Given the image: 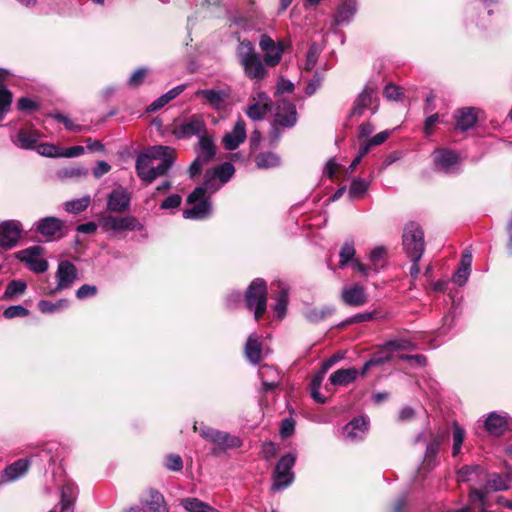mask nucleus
Returning <instances> with one entry per match:
<instances>
[{
  "label": "nucleus",
  "instance_id": "3",
  "mask_svg": "<svg viewBox=\"0 0 512 512\" xmlns=\"http://www.w3.org/2000/svg\"><path fill=\"white\" fill-rule=\"evenodd\" d=\"M234 172V166L230 162H225L206 171L203 185L194 189L189 195V200L194 201L203 197L208 192H216L220 188V185L230 180Z\"/></svg>",
  "mask_w": 512,
  "mask_h": 512
},
{
  "label": "nucleus",
  "instance_id": "18",
  "mask_svg": "<svg viewBox=\"0 0 512 512\" xmlns=\"http://www.w3.org/2000/svg\"><path fill=\"white\" fill-rule=\"evenodd\" d=\"M131 203L130 193L123 187H118L107 197V210L114 213H123L129 209Z\"/></svg>",
  "mask_w": 512,
  "mask_h": 512
},
{
  "label": "nucleus",
  "instance_id": "64",
  "mask_svg": "<svg viewBox=\"0 0 512 512\" xmlns=\"http://www.w3.org/2000/svg\"><path fill=\"white\" fill-rule=\"evenodd\" d=\"M401 94V88L393 84L387 85L384 89V95L389 100H397Z\"/></svg>",
  "mask_w": 512,
  "mask_h": 512
},
{
  "label": "nucleus",
  "instance_id": "49",
  "mask_svg": "<svg viewBox=\"0 0 512 512\" xmlns=\"http://www.w3.org/2000/svg\"><path fill=\"white\" fill-rule=\"evenodd\" d=\"M369 187V183L362 178H354L349 188V197L351 199L361 198L365 195Z\"/></svg>",
  "mask_w": 512,
  "mask_h": 512
},
{
  "label": "nucleus",
  "instance_id": "60",
  "mask_svg": "<svg viewBox=\"0 0 512 512\" xmlns=\"http://www.w3.org/2000/svg\"><path fill=\"white\" fill-rule=\"evenodd\" d=\"M318 55H319V52H318L316 45L315 44L311 45L307 52L306 61H305V69L307 71H310L315 67L317 60H318Z\"/></svg>",
  "mask_w": 512,
  "mask_h": 512
},
{
  "label": "nucleus",
  "instance_id": "42",
  "mask_svg": "<svg viewBox=\"0 0 512 512\" xmlns=\"http://www.w3.org/2000/svg\"><path fill=\"white\" fill-rule=\"evenodd\" d=\"M180 505L188 512H218L214 507L194 497L181 499Z\"/></svg>",
  "mask_w": 512,
  "mask_h": 512
},
{
  "label": "nucleus",
  "instance_id": "36",
  "mask_svg": "<svg viewBox=\"0 0 512 512\" xmlns=\"http://www.w3.org/2000/svg\"><path fill=\"white\" fill-rule=\"evenodd\" d=\"M245 355L247 359L258 364L262 360L261 343L257 334H251L245 344Z\"/></svg>",
  "mask_w": 512,
  "mask_h": 512
},
{
  "label": "nucleus",
  "instance_id": "51",
  "mask_svg": "<svg viewBox=\"0 0 512 512\" xmlns=\"http://www.w3.org/2000/svg\"><path fill=\"white\" fill-rule=\"evenodd\" d=\"M26 283L22 280H12L6 287L3 297L5 299H12L17 295H21L26 290Z\"/></svg>",
  "mask_w": 512,
  "mask_h": 512
},
{
  "label": "nucleus",
  "instance_id": "56",
  "mask_svg": "<svg viewBox=\"0 0 512 512\" xmlns=\"http://www.w3.org/2000/svg\"><path fill=\"white\" fill-rule=\"evenodd\" d=\"M88 174V170L84 167H68L59 172V175L64 178H81Z\"/></svg>",
  "mask_w": 512,
  "mask_h": 512
},
{
  "label": "nucleus",
  "instance_id": "20",
  "mask_svg": "<svg viewBox=\"0 0 512 512\" xmlns=\"http://www.w3.org/2000/svg\"><path fill=\"white\" fill-rule=\"evenodd\" d=\"M140 503L148 512H169L164 496L156 489H147L140 497Z\"/></svg>",
  "mask_w": 512,
  "mask_h": 512
},
{
  "label": "nucleus",
  "instance_id": "50",
  "mask_svg": "<svg viewBox=\"0 0 512 512\" xmlns=\"http://www.w3.org/2000/svg\"><path fill=\"white\" fill-rule=\"evenodd\" d=\"M12 104L11 92L0 83V121L4 118L5 114L10 110Z\"/></svg>",
  "mask_w": 512,
  "mask_h": 512
},
{
  "label": "nucleus",
  "instance_id": "47",
  "mask_svg": "<svg viewBox=\"0 0 512 512\" xmlns=\"http://www.w3.org/2000/svg\"><path fill=\"white\" fill-rule=\"evenodd\" d=\"M333 312L334 308L328 306L322 308H309L305 312V318L312 323H317L324 320Z\"/></svg>",
  "mask_w": 512,
  "mask_h": 512
},
{
  "label": "nucleus",
  "instance_id": "17",
  "mask_svg": "<svg viewBox=\"0 0 512 512\" xmlns=\"http://www.w3.org/2000/svg\"><path fill=\"white\" fill-rule=\"evenodd\" d=\"M436 167L446 174H454L459 171L460 157L458 153L448 149H438L434 152Z\"/></svg>",
  "mask_w": 512,
  "mask_h": 512
},
{
  "label": "nucleus",
  "instance_id": "35",
  "mask_svg": "<svg viewBox=\"0 0 512 512\" xmlns=\"http://www.w3.org/2000/svg\"><path fill=\"white\" fill-rule=\"evenodd\" d=\"M358 376V370L356 368L338 369L333 372L329 381L334 386H347L354 382Z\"/></svg>",
  "mask_w": 512,
  "mask_h": 512
},
{
  "label": "nucleus",
  "instance_id": "53",
  "mask_svg": "<svg viewBox=\"0 0 512 512\" xmlns=\"http://www.w3.org/2000/svg\"><path fill=\"white\" fill-rule=\"evenodd\" d=\"M355 255V248L352 241H347L344 243L340 250V262L339 266L343 268L349 261L353 260Z\"/></svg>",
  "mask_w": 512,
  "mask_h": 512
},
{
  "label": "nucleus",
  "instance_id": "37",
  "mask_svg": "<svg viewBox=\"0 0 512 512\" xmlns=\"http://www.w3.org/2000/svg\"><path fill=\"white\" fill-rule=\"evenodd\" d=\"M455 120L457 127L462 131H466L474 126L477 121V115L473 108H462L455 114Z\"/></svg>",
  "mask_w": 512,
  "mask_h": 512
},
{
  "label": "nucleus",
  "instance_id": "43",
  "mask_svg": "<svg viewBox=\"0 0 512 512\" xmlns=\"http://www.w3.org/2000/svg\"><path fill=\"white\" fill-rule=\"evenodd\" d=\"M487 487L493 491H506L510 489L508 473H492L487 480Z\"/></svg>",
  "mask_w": 512,
  "mask_h": 512
},
{
  "label": "nucleus",
  "instance_id": "23",
  "mask_svg": "<svg viewBox=\"0 0 512 512\" xmlns=\"http://www.w3.org/2000/svg\"><path fill=\"white\" fill-rule=\"evenodd\" d=\"M64 222L57 217H44L35 223V230L46 238H52L61 232Z\"/></svg>",
  "mask_w": 512,
  "mask_h": 512
},
{
  "label": "nucleus",
  "instance_id": "61",
  "mask_svg": "<svg viewBox=\"0 0 512 512\" xmlns=\"http://www.w3.org/2000/svg\"><path fill=\"white\" fill-rule=\"evenodd\" d=\"M147 75V69L145 68H139L131 75V77L128 80V84L131 87H138L141 85Z\"/></svg>",
  "mask_w": 512,
  "mask_h": 512
},
{
  "label": "nucleus",
  "instance_id": "7",
  "mask_svg": "<svg viewBox=\"0 0 512 512\" xmlns=\"http://www.w3.org/2000/svg\"><path fill=\"white\" fill-rule=\"evenodd\" d=\"M295 461L296 455L293 453H288L279 459L273 473V490L280 491L293 482L294 474L292 473V468Z\"/></svg>",
  "mask_w": 512,
  "mask_h": 512
},
{
  "label": "nucleus",
  "instance_id": "12",
  "mask_svg": "<svg viewBox=\"0 0 512 512\" xmlns=\"http://www.w3.org/2000/svg\"><path fill=\"white\" fill-rule=\"evenodd\" d=\"M259 47L264 52V63L267 66L274 67L281 61L286 45L282 41L275 43L272 38L264 34L260 37Z\"/></svg>",
  "mask_w": 512,
  "mask_h": 512
},
{
  "label": "nucleus",
  "instance_id": "5",
  "mask_svg": "<svg viewBox=\"0 0 512 512\" xmlns=\"http://www.w3.org/2000/svg\"><path fill=\"white\" fill-rule=\"evenodd\" d=\"M194 430L199 431V434L205 440L215 444L212 452L217 454L218 451H225L227 449L239 448L242 445V441L239 437L233 436L227 432L219 431L214 428L194 424Z\"/></svg>",
  "mask_w": 512,
  "mask_h": 512
},
{
  "label": "nucleus",
  "instance_id": "1",
  "mask_svg": "<svg viewBox=\"0 0 512 512\" xmlns=\"http://www.w3.org/2000/svg\"><path fill=\"white\" fill-rule=\"evenodd\" d=\"M414 344L404 338H397L384 343L379 350L364 364V375L372 366L395 360H414Z\"/></svg>",
  "mask_w": 512,
  "mask_h": 512
},
{
  "label": "nucleus",
  "instance_id": "46",
  "mask_svg": "<svg viewBox=\"0 0 512 512\" xmlns=\"http://www.w3.org/2000/svg\"><path fill=\"white\" fill-rule=\"evenodd\" d=\"M466 432L464 428H462L457 422H453V446H452V456L456 457L459 455L461 451L462 444L465 440Z\"/></svg>",
  "mask_w": 512,
  "mask_h": 512
},
{
  "label": "nucleus",
  "instance_id": "29",
  "mask_svg": "<svg viewBox=\"0 0 512 512\" xmlns=\"http://www.w3.org/2000/svg\"><path fill=\"white\" fill-rule=\"evenodd\" d=\"M195 97L205 99L212 108L220 110L224 108L228 94L223 90L199 89L195 92Z\"/></svg>",
  "mask_w": 512,
  "mask_h": 512
},
{
  "label": "nucleus",
  "instance_id": "19",
  "mask_svg": "<svg viewBox=\"0 0 512 512\" xmlns=\"http://www.w3.org/2000/svg\"><path fill=\"white\" fill-rule=\"evenodd\" d=\"M341 300L348 306L359 307L367 303L368 295L362 285L354 283L343 287Z\"/></svg>",
  "mask_w": 512,
  "mask_h": 512
},
{
  "label": "nucleus",
  "instance_id": "16",
  "mask_svg": "<svg viewBox=\"0 0 512 512\" xmlns=\"http://www.w3.org/2000/svg\"><path fill=\"white\" fill-rule=\"evenodd\" d=\"M174 133L178 138H189L191 136H197L198 139H201V137L208 135L205 122L200 117L195 115L177 125Z\"/></svg>",
  "mask_w": 512,
  "mask_h": 512
},
{
  "label": "nucleus",
  "instance_id": "30",
  "mask_svg": "<svg viewBox=\"0 0 512 512\" xmlns=\"http://www.w3.org/2000/svg\"><path fill=\"white\" fill-rule=\"evenodd\" d=\"M275 285L277 286V291L274 296L276 300L274 310L277 314V317L279 319H283L287 311L289 289L288 286L281 281L272 283L271 287H274Z\"/></svg>",
  "mask_w": 512,
  "mask_h": 512
},
{
  "label": "nucleus",
  "instance_id": "39",
  "mask_svg": "<svg viewBox=\"0 0 512 512\" xmlns=\"http://www.w3.org/2000/svg\"><path fill=\"white\" fill-rule=\"evenodd\" d=\"M370 266L373 272H379L387 265V248L385 246L375 247L369 254Z\"/></svg>",
  "mask_w": 512,
  "mask_h": 512
},
{
  "label": "nucleus",
  "instance_id": "32",
  "mask_svg": "<svg viewBox=\"0 0 512 512\" xmlns=\"http://www.w3.org/2000/svg\"><path fill=\"white\" fill-rule=\"evenodd\" d=\"M168 151L163 152L157 160H161V163L157 166H153L151 175H149V184L152 183L157 177L163 176L167 173L169 168L172 166L175 158V150L168 146Z\"/></svg>",
  "mask_w": 512,
  "mask_h": 512
},
{
  "label": "nucleus",
  "instance_id": "38",
  "mask_svg": "<svg viewBox=\"0 0 512 512\" xmlns=\"http://www.w3.org/2000/svg\"><path fill=\"white\" fill-rule=\"evenodd\" d=\"M77 496V488L74 484L67 483L61 491V512H72V508Z\"/></svg>",
  "mask_w": 512,
  "mask_h": 512
},
{
  "label": "nucleus",
  "instance_id": "34",
  "mask_svg": "<svg viewBox=\"0 0 512 512\" xmlns=\"http://www.w3.org/2000/svg\"><path fill=\"white\" fill-rule=\"evenodd\" d=\"M258 373L262 380V385H263L264 391H266V392L271 391L278 386L279 373L275 368H273L269 365H263L260 367Z\"/></svg>",
  "mask_w": 512,
  "mask_h": 512
},
{
  "label": "nucleus",
  "instance_id": "10",
  "mask_svg": "<svg viewBox=\"0 0 512 512\" xmlns=\"http://www.w3.org/2000/svg\"><path fill=\"white\" fill-rule=\"evenodd\" d=\"M43 248L40 246H31L16 253V258L24 262L27 267L35 273H44L49 265L47 260L42 257Z\"/></svg>",
  "mask_w": 512,
  "mask_h": 512
},
{
  "label": "nucleus",
  "instance_id": "13",
  "mask_svg": "<svg viewBox=\"0 0 512 512\" xmlns=\"http://www.w3.org/2000/svg\"><path fill=\"white\" fill-rule=\"evenodd\" d=\"M271 104V99L265 92L256 91L250 98L246 114L253 121L262 120L271 110Z\"/></svg>",
  "mask_w": 512,
  "mask_h": 512
},
{
  "label": "nucleus",
  "instance_id": "14",
  "mask_svg": "<svg viewBox=\"0 0 512 512\" xmlns=\"http://www.w3.org/2000/svg\"><path fill=\"white\" fill-rule=\"evenodd\" d=\"M297 122L296 107L286 100H278L274 114V128H291Z\"/></svg>",
  "mask_w": 512,
  "mask_h": 512
},
{
  "label": "nucleus",
  "instance_id": "8",
  "mask_svg": "<svg viewBox=\"0 0 512 512\" xmlns=\"http://www.w3.org/2000/svg\"><path fill=\"white\" fill-rule=\"evenodd\" d=\"M99 224L105 232L119 233L122 231H141L144 229L143 224L132 215L124 217L107 215L100 219Z\"/></svg>",
  "mask_w": 512,
  "mask_h": 512
},
{
  "label": "nucleus",
  "instance_id": "31",
  "mask_svg": "<svg viewBox=\"0 0 512 512\" xmlns=\"http://www.w3.org/2000/svg\"><path fill=\"white\" fill-rule=\"evenodd\" d=\"M484 426L490 435L499 437L507 430L508 422L505 416L499 415L496 412H491L488 415Z\"/></svg>",
  "mask_w": 512,
  "mask_h": 512
},
{
  "label": "nucleus",
  "instance_id": "4",
  "mask_svg": "<svg viewBox=\"0 0 512 512\" xmlns=\"http://www.w3.org/2000/svg\"><path fill=\"white\" fill-rule=\"evenodd\" d=\"M444 442L443 435L433 436L425 446L421 463L418 465V481L429 478L440 464V447Z\"/></svg>",
  "mask_w": 512,
  "mask_h": 512
},
{
  "label": "nucleus",
  "instance_id": "48",
  "mask_svg": "<svg viewBox=\"0 0 512 512\" xmlns=\"http://www.w3.org/2000/svg\"><path fill=\"white\" fill-rule=\"evenodd\" d=\"M324 377L325 375L323 374V372H317L312 381H311V384H310V392H311V396L312 398L318 402V403H325L326 402V397H324L320 392V388H321V385H322V382L324 380Z\"/></svg>",
  "mask_w": 512,
  "mask_h": 512
},
{
  "label": "nucleus",
  "instance_id": "28",
  "mask_svg": "<svg viewBox=\"0 0 512 512\" xmlns=\"http://www.w3.org/2000/svg\"><path fill=\"white\" fill-rule=\"evenodd\" d=\"M375 95V87L367 84L355 100L351 115L361 116L364 111L371 107Z\"/></svg>",
  "mask_w": 512,
  "mask_h": 512
},
{
  "label": "nucleus",
  "instance_id": "55",
  "mask_svg": "<svg viewBox=\"0 0 512 512\" xmlns=\"http://www.w3.org/2000/svg\"><path fill=\"white\" fill-rule=\"evenodd\" d=\"M28 314H29V310L21 305L9 306L3 312V316L6 319H13L16 317H25Z\"/></svg>",
  "mask_w": 512,
  "mask_h": 512
},
{
  "label": "nucleus",
  "instance_id": "24",
  "mask_svg": "<svg viewBox=\"0 0 512 512\" xmlns=\"http://www.w3.org/2000/svg\"><path fill=\"white\" fill-rule=\"evenodd\" d=\"M246 139V125L240 119L235 123L233 130L223 137V145L227 150L236 149Z\"/></svg>",
  "mask_w": 512,
  "mask_h": 512
},
{
  "label": "nucleus",
  "instance_id": "45",
  "mask_svg": "<svg viewBox=\"0 0 512 512\" xmlns=\"http://www.w3.org/2000/svg\"><path fill=\"white\" fill-rule=\"evenodd\" d=\"M258 168H273L280 164V157L273 152L260 153L255 158Z\"/></svg>",
  "mask_w": 512,
  "mask_h": 512
},
{
  "label": "nucleus",
  "instance_id": "25",
  "mask_svg": "<svg viewBox=\"0 0 512 512\" xmlns=\"http://www.w3.org/2000/svg\"><path fill=\"white\" fill-rule=\"evenodd\" d=\"M368 429V421L361 417L355 418L344 427V437L347 441L355 442L363 439Z\"/></svg>",
  "mask_w": 512,
  "mask_h": 512
},
{
  "label": "nucleus",
  "instance_id": "22",
  "mask_svg": "<svg viewBox=\"0 0 512 512\" xmlns=\"http://www.w3.org/2000/svg\"><path fill=\"white\" fill-rule=\"evenodd\" d=\"M188 203L193 206L183 211V217L185 219H196L201 220L207 218L211 214V205L206 197V194L194 201L187 199Z\"/></svg>",
  "mask_w": 512,
  "mask_h": 512
},
{
  "label": "nucleus",
  "instance_id": "27",
  "mask_svg": "<svg viewBox=\"0 0 512 512\" xmlns=\"http://www.w3.org/2000/svg\"><path fill=\"white\" fill-rule=\"evenodd\" d=\"M472 253L470 250H464L458 269L452 276V281L458 286H464L471 273Z\"/></svg>",
  "mask_w": 512,
  "mask_h": 512
},
{
  "label": "nucleus",
  "instance_id": "6",
  "mask_svg": "<svg viewBox=\"0 0 512 512\" xmlns=\"http://www.w3.org/2000/svg\"><path fill=\"white\" fill-rule=\"evenodd\" d=\"M246 307L254 309V318L259 320L267 308V287L263 279L257 278L251 282L245 295Z\"/></svg>",
  "mask_w": 512,
  "mask_h": 512
},
{
  "label": "nucleus",
  "instance_id": "2",
  "mask_svg": "<svg viewBox=\"0 0 512 512\" xmlns=\"http://www.w3.org/2000/svg\"><path fill=\"white\" fill-rule=\"evenodd\" d=\"M236 56L247 78L259 82L266 77L267 69L264 66L266 64L250 41L243 40L239 43Z\"/></svg>",
  "mask_w": 512,
  "mask_h": 512
},
{
  "label": "nucleus",
  "instance_id": "54",
  "mask_svg": "<svg viewBox=\"0 0 512 512\" xmlns=\"http://www.w3.org/2000/svg\"><path fill=\"white\" fill-rule=\"evenodd\" d=\"M479 465H465L457 471L458 482H468L472 479V475L480 471Z\"/></svg>",
  "mask_w": 512,
  "mask_h": 512
},
{
  "label": "nucleus",
  "instance_id": "44",
  "mask_svg": "<svg viewBox=\"0 0 512 512\" xmlns=\"http://www.w3.org/2000/svg\"><path fill=\"white\" fill-rule=\"evenodd\" d=\"M91 203V197L85 195L78 199L67 201L64 204L65 210L69 213L78 214L85 211Z\"/></svg>",
  "mask_w": 512,
  "mask_h": 512
},
{
  "label": "nucleus",
  "instance_id": "52",
  "mask_svg": "<svg viewBox=\"0 0 512 512\" xmlns=\"http://www.w3.org/2000/svg\"><path fill=\"white\" fill-rule=\"evenodd\" d=\"M38 307L42 313H54L61 309L68 307V301L65 299L58 300L56 303L50 301L41 300L38 303Z\"/></svg>",
  "mask_w": 512,
  "mask_h": 512
},
{
  "label": "nucleus",
  "instance_id": "9",
  "mask_svg": "<svg viewBox=\"0 0 512 512\" xmlns=\"http://www.w3.org/2000/svg\"><path fill=\"white\" fill-rule=\"evenodd\" d=\"M168 151V146H153L145 153L140 154L136 159V171L139 178L149 184V175H151L153 164L152 161L162 156L163 152Z\"/></svg>",
  "mask_w": 512,
  "mask_h": 512
},
{
  "label": "nucleus",
  "instance_id": "26",
  "mask_svg": "<svg viewBox=\"0 0 512 512\" xmlns=\"http://www.w3.org/2000/svg\"><path fill=\"white\" fill-rule=\"evenodd\" d=\"M357 12L356 0H342L335 12L333 23L335 26L349 23Z\"/></svg>",
  "mask_w": 512,
  "mask_h": 512
},
{
  "label": "nucleus",
  "instance_id": "62",
  "mask_svg": "<svg viewBox=\"0 0 512 512\" xmlns=\"http://www.w3.org/2000/svg\"><path fill=\"white\" fill-rule=\"evenodd\" d=\"M181 196L178 194H173L168 196L162 203H161V209H175L181 204Z\"/></svg>",
  "mask_w": 512,
  "mask_h": 512
},
{
  "label": "nucleus",
  "instance_id": "40",
  "mask_svg": "<svg viewBox=\"0 0 512 512\" xmlns=\"http://www.w3.org/2000/svg\"><path fill=\"white\" fill-rule=\"evenodd\" d=\"M39 134L32 130H20L15 139V144L22 149H34L38 142Z\"/></svg>",
  "mask_w": 512,
  "mask_h": 512
},
{
  "label": "nucleus",
  "instance_id": "33",
  "mask_svg": "<svg viewBox=\"0 0 512 512\" xmlns=\"http://www.w3.org/2000/svg\"><path fill=\"white\" fill-rule=\"evenodd\" d=\"M196 153V158L200 159L206 164L214 158L216 154V147L213 139L209 135L199 139Z\"/></svg>",
  "mask_w": 512,
  "mask_h": 512
},
{
  "label": "nucleus",
  "instance_id": "41",
  "mask_svg": "<svg viewBox=\"0 0 512 512\" xmlns=\"http://www.w3.org/2000/svg\"><path fill=\"white\" fill-rule=\"evenodd\" d=\"M30 462L28 459H19L13 464L5 468V477L9 481H13L23 476L29 468Z\"/></svg>",
  "mask_w": 512,
  "mask_h": 512
},
{
  "label": "nucleus",
  "instance_id": "15",
  "mask_svg": "<svg viewBox=\"0 0 512 512\" xmlns=\"http://www.w3.org/2000/svg\"><path fill=\"white\" fill-rule=\"evenodd\" d=\"M402 249L411 260L410 273H416V223L414 221L407 222L402 232Z\"/></svg>",
  "mask_w": 512,
  "mask_h": 512
},
{
  "label": "nucleus",
  "instance_id": "21",
  "mask_svg": "<svg viewBox=\"0 0 512 512\" xmlns=\"http://www.w3.org/2000/svg\"><path fill=\"white\" fill-rule=\"evenodd\" d=\"M57 286L56 291H61L70 287L77 278L76 266L70 261H61L58 264L56 272Z\"/></svg>",
  "mask_w": 512,
  "mask_h": 512
},
{
  "label": "nucleus",
  "instance_id": "57",
  "mask_svg": "<svg viewBox=\"0 0 512 512\" xmlns=\"http://www.w3.org/2000/svg\"><path fill=\"white\" fill-rule=\"evenodd\" d=\"M165 467L171 471H180L183 468V461L181 456L177 454H170L165 459Z\"/></svg>",
  "mask_w": 512,
  "mask_h": 512
},
{
  "label": "nucleus",
  "instance_id": "59",
  "mask_svg": "<svg viewBox=\"0 0 512 512\" xmlns=\"http://www.w3.org/2000/svg\"><path fill=\"white\" fill-rule=\"evenodd\" d=\"M279 450V446L274 442H266L262 445L261 457L265 460L274 458Z\"/></svg>",
  "mask_w": 512,
  "mask_h": 512
},
{
  "label": "nucleus",
  "instance_id": "63",
  "mask_svg": "<svg viewBox=\"0 0 512 512\" xmlns=\"http://www.w3.org/2000/svg\"><path fill=\"white\" fill-rule=\"evenodd\" d=\"M97 293V288L94 285L84 284L76 291V297L78 299H84L92 297Z\"/></svg>",
  "mask_w": 512,
  "mask_h": 512
},
{
  "label": "nucleus",
  "instance_id": "11",
  "mask_svg": "<svg viewBox=\"0 0 512 512\" xmlns=\"http://www.w3.org/2000/svg\"><path fill=\"white\" fill-rule=\"evenodd\" d=\"M22 232L23 226L18 220L0 222V247L8 250L17 246Z\"/></svg>",
  "mask_w": 512,
  "mask_h": 512
},
{
  "label": "nucleus",
  "instance_id": "58",
  "mask_svg": "<svg viewBox=\"0 0 512 512\" xmlns=\"http://www.w3.org/2000/svg\"><path fill=\"white\" fill-rule=\"evenodd\" d=\"M36 150L42 156L61 157V151L52 144H40L36 147Z\"/></svg>",
  "mask_w": 512,
  "mask_h": 512
}]
</instances>
